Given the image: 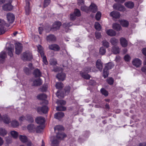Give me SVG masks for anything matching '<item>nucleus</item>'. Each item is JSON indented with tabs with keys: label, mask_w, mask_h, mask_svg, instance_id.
<instances>
[{
	"label": "nucleus",
	"mask_w": 146,
	"mask_h": 146,
	"mask_svg": "<svg viewBox=\"0 0 146 146\" xmlns=\"http://www.w3.org/2000/svg\"><path fill=\"white\" fill-rule=\"evenodd\" d=\"M72 25V24L71 23H64L63 25V26L65 28V31L66 32H67L68 31L66 30V29L70 27V26Z\"/></svg>",
	"instance_id": "obj_40"
},
{
	"label": "nucleus",
	"mask_w": 146,
	"mask_h": 146,
	"mask_svg": "<svg viewBox=\"0 0 146 146\" xmlns=\"http://www.w3.org/2000/svg\"><path fill=\"white\" fill-rule=\"evenodd\" d=\"M6 17L9 23H12L13 22L15 19V16L13 13H9L7 14Z\"/></svg>",
	"instance_id": "obj_7"
},
{
	"label": "nucleus",
	"mask_w": 146,
	"mask_h": 146,
	"mask_svg": "<svg viewBox=\"0 0 146 146\" xmlns=\"http://www.w3.org/2000/svg\"><path fill=\"white\" fill-rule=\"evenodd\" d=\"M11 125L13 127H16L19 126V123L17 121L14 120L11 122Z\"/></svg>",
	"instance_id": "obj_36"
},
{
	"label": "nucleus",
	"mask_w": 146,
	"mask_h": 146,
	"mask_svg": "<svg viewBox=\"0 0 146 146\" xmlns=\"http://www.w3.org/2000/svg\"><path fill=\"white\" fill-rule=\"evenodd\" d=\"M5 29L4 27H0V35L4 34L5 32Z\"/></svg>",
	"instance_id": "obj_58"
},
{
	"label": "nucleus",
	"mask_w": 146,
	"mask_h": 146,
	"mask_svg": "<svg viewBox=\"0 0 146 146\" xmlns=\"http://www.w3.org/2000/svg\"><path fill=\"white\" fill-rule=\"evenodd\" d=\"M120 42L123 47H125L127 45V42L125 38L121 37L120 39Z\"/></svg>",
	"instance_id": "obj_21"
},
{
	"label": "nucleus",
	"mask_w": 146,
	"mask_h": 146,
	"mask_svg": "<svg viewBox=\"0 0 146 146\" xmlns=\"http://www.w3.org/2000/svg\"><path fill=\"white\" fill-rule=\"evenodd\" d=\"M42 80L39 78L35 79L33 81V85L36 86H39L42 85Z\"/></svg>",
	"instance_id": "obj_12"
},
{
	"label": "nucleus",
	"mask_w": 146,
	"mask_h": 146,
	"mask_svg": "<svg viewBox=\"0 0 146 146\" xmlns=\"http://www.w3.org/2000/svg\"><path fill=\"white\" fill-rule=\"evenodd\" d=\"M45 121L44 118L42 116L38 117L35 119V121L36 123L39 124H44Z\"/></svg>",
	"instance_id": "obj_11"
},
{
	"label": "nucleus",
	"mask_w": 146,
	"mask_h": 146,
	"mask_svg": "<svg viewBox=\"0 0 146 146\" xmlns=\"http://www.w3.org/2000/svg\"><path fill=\"white\" fill-rule=\"evenodd\" d=\"M107 82L110 85H112L113 83V79L112 78H110L107 79Z\"/></svg>",
	"instance_id": "obj_56"
},
{
	"label": "nucleus",
	"mask_w": 146,
	"mask_h": 146,
	"mask_svg": "<svg viewBox=\"0 0 146 146\" xmlns=\"http://www.w3.org/2000/svg\"><path fill=\"white\" fill-rule=\"evenodd\" d=\"M113 28L117 31H120L121 29V27L120 25L117 23H115L113 24Z\"/></svg>",
	"instance_id": "obj_30"
},
{
	"label": "nucleus",
	"mask_w": 146,
	"mask_h": 146,
	"mask_svg": "<svg viewBox=\"0 0 146 146\" xmlns=\"http://www.w3.org/2000/svg\"><path fill=\"white\" fill-rule=\"evenodd\" d=\"M77 17L74 13H72L70 14V19L71 20H75Z\"/></svg>",
	"instance_id": "obj_55"
},
{
	"label": "nucleus",
	"mask_w": 146,
	"mask_h": 146,
	"mask_svg": "<svg viewBox=\"0 0 146 146\" xmlns=\"http://www.w3.org/2000/svg\"><path fill=\"white\" fill-rule=\"evenodd\" d=\"M19 138L21 141L23 143L26 142L27 141V137L25 135H20Z\"/></svg>",
	"instance_id": "obj_38"
},
{
	"label": "nucleus",
	"mask_w": 146,
	"mask_h": 146,
	"mask_svg": "<svg viewBox=\"0 0 146 146\" xmlns=\"http://www.w3.org/2000/svg\"><path fill=\"white\" fill-rule=\"evenodd\" d=\"M133 65L137 67L139 66L141 64V60L138 58H135L132 61Z\"/></svg>",
	"instance_id": "obj_14"
},
{
	"label": "nucleus",
	"mask_w": 146,
	"mask_h": 146,
	"mask_svg": "<svg viewBox=\"0 0 146 146\" xmlns=\"http://www.w3.org/2000/svg\"><path fill=\"white\" fill-rule=\"evenodd\" d=\"M100 92L103 95H104L106 96L108 95V92L104 88L101 89Z\"/></svg>",
	"instance_id": "obj_43"
},
{
	"label": "nucleus",
	"mask_w": 146,
	"mask_h": 146,
	"mask_svg": "<svg viewBox=\"0 0 146 146\" xmlns=\"http://www.w3.org/2000/svg\"><path fill=\"white\" fill-rule=\"evenodd\" d=\"M15 52L16 54H19L22 50V45L19 43H17L15 44Z\"/></svg>",
	"instance_id": "obj_5"
},
{
	"label": "nucleus",
	"mask_w": 146,
	"mask_h": 146,
	"mask_svg": "<svg viewBox=\"0 0 146 146\" xmlns=\"http://www.w3.org/2000/svg\"><path fill=\"white\" fill-rule=\"evenodd\" d=\"M95 29L97 30L100 31L101 28L100 24L98 22H96L95 24Z\"/></svg>",
	"instance_id": "obj_48"
},
{
	"label": "nucleus",
	"mask_w": 146,
	"mask_h": 146,
	"mask_svg": "<svg viewBox=\"0 0 146 146\" xmlns=\"http://www.w3.org/2000/svg\"><path fill=\"white\" fill-rule=\"evenodd\" d=\"M41 56L43 62L46 65L48 64V63L46 56L44 55V54H43L42 55H41Z\"/></svg>",
	"instance_id": "obj_53"
},
{
	"label": "nucleus",
	"mask_w": 146,
	"mask_h": 146,
	"mask_svg": "<svg viewBox=\"0 0 146 146\" xmlns=\"http://www.w3.org/2000/svg\"><path fill=\"white\" fill-rule=\"evenodd\" d=\"M24 70L25 73L27 74H29L30 73L29 69L27 67L25 68Z\"/></svg>",
	"instance_id": "obj_62"
},
{
	"label": "nucleus",
	"mask_w": 146,
	"mask_h": 146,
	"mask_svg": "<svg viewBox=\"0 0 146 146\" xmlns=\"http://www.w3.org/2000/svg\"><path fill=\"white\" fill-rule=\"evenodd\" d=\"M30 2L27 0H26V5L25 7V11L27 15H29L31 12V10L29 7Z\"/></svg>",
	"instance_id": "obj_13"
},
{
	"label": "nucleus",
	"mask_w": 146,
	"mask_h": 146,
	"mask_svg": "<svg viewBox=\"0 0 146 146\" xmlns=\"http://www.w3.org/2000/svg\"><path fill=\"white\" fill-rule=\"evenodd\" d=\"M64 115V113L60 112L56 113L54 115V117L56 119H59L62 118Z\"/></svg>",
	"instance_id": "obj_22"
},
{
	"label": "nucleus",
	"mask_w": 146,
	"mask_h": 146,
	"mask_svg": "<svg viewBox=\"0 0 146 146\" xmlns=\"http://www.w3.org/2000/svg\"><path fill=\"white\" fill-rule=\"evenodd\" d=\"M61 25V23L60 22H55L52 25L51 29L56 30L59 29L60 26Z\"/></svg>",
	"instance_id": "obj_16"
},
{
	"label": "nucleus",
	"mask_w": 146,
	"mask_h": 146,
	"mask_svg": "<svg viewBox=\"0 0 146 146\" xmlns=\"http://www.w3.org/2000/svg\"><path fill=\"white\" fill-rule=\"evenodd\" d=\"M48 48L51 50L56 51H59L60 49V47L59 46L56 44H53L49 45Z\"/></svg>",
	"instance_id": "obj_9"
},
{
	"label": "nucleus",
	"mask_w": 146,
	"mask_h": 146,
	"mask_svg": "<svg viewBox=\"0 0 146 146\" xmlns=\"http://www.w3.org/2000/svg\"><path fill=\"white\" fill-rule=\"evenodd\" d=\"M37 47L38 52L40 54V55H42L43 54H44L43 48L40 45H38Z\"/></svg>",
	"instance_id": "obj_37"
},
{
	"label": "nucleus",
	"mask_w": 146,
	"mask_h": 146,
	"mask_svg": "<svg viewBox=\"0 0 146 146\" xmlns=\"http://www.w3.org/2000/svg\"><path fill=\"white\" fill-rule=\"evenodd\" d=\"M114 66V64L111 62H109L106 64L105 68L107 69V70L111 69Z\"/></svg>",
	"instance_id": "obj_34"
},
{
	"label": "nucleus",
	"mask_w": 146,
	"mask_h": 146,
	"mask_svg": "<svg viewBox=\"0 0 146 146\" xmlns=\"http://www.w3.org/2000/svg\"><path fill=\"white\" fill-rule=\"evenodd\" d=\"M8 50V54L11 57L13 56V52L14 51V46L13 45H12L10 46V47H8L7 48Z\"/></svg>",
	"instance_id": "obj_18"
},
{
	"label": "nucleus",
	"mask_w": 146,
	"mask_h": 146,
	"mask_svg": "<svg viewBox=\"0 0 146 146\" xmlns=\"http://www.w3.org/2000/svg\"><path fill=\"white\" fill-rule=\"evenodd\" d=\"M70 87L69 86L66 87L64 89L65 92L66 93L68 94L70 91Z\"/></svg>",
	"instance_id": "obj_60"
},
{
	"label": "nucleus",
	"mask_w": 146,
	"mask_h": 146,
	"mask_svg": "<svg viewBox=\"0 0 146 146\" xmlns=\"http://www.w3.org/2000/svg\"><path fill=\"white\" fill-rule=\"evenodd\" d=\"M90 11L93 13H96L97 11V7L94 3H92L89 7V11Z\"/></svg>",
	"instance_id": "obj_10"
},
{
	"label": "nucleus",
	"mask_w": 146,
	"mask_h": 146,
	"mask_svg": "<svg viewBox=\"0 0 146 146\" xmlns=\"http://www.w3.org/2000/svg\"><path fill=\"white\" fill-rule=\"evenodd\" d=\"M84 71L86 73H88L91 71L95 72H96L97 70L96 69L95 67H94L92 69H91V68L89 67H86L84 68Z\"/></svg>",
	"instance_id": "obj_28"
},
{
	"label": "nucleus",
	"mask_w": 146,
	"mask_h": 146,
	"mask_svg": "<svg viewBox=\"0 0 146 146\" xmlns=\"http://www.w3.org/2000/svg\"><path fill=\"white\" fill-rule=\"evenodd\" d=\"M54 129L55 132L57 131L59 132L57 133L56 137L52 141V146H58L60 141L66 137V135L64 133L60 132V131L64 129L61 125H57L54 127Z\"/></svg>",
	"instance_id": "obj_1"
},
{
	"label": "nucleus",
	"mask_w": 146,
	"mask_h": 146,
	"mask_svg": "<svg viewBox=\"0 0 146 146\" xmlns=\"http://www.w3.org/2000/svg\"><path fill=\"white\" fill-rule=\"evenodd\" d=\"M56 77L59 80L63 81L65 78V73L61 72L57 74Z\"/></svg>",
	"instance_id": "obj_20"
},
{
	"label": "nucleus",
	"mask_w": 146,
	"mask_h": 146,
	"mask_svg": "<svg viewBox=\"0 0 146 146\" xmlns=\"http://www.w3.org/2000/svg\"><path fill=\"white\" fill-rule=\"evenodd\" d=\"M9 3L3 6V9L5 11H11L13 8V6L11 5L12 0H8Z\"/></svg>",
	"instance_id": "obj_4"
},
{
	"label": "nucleus",
	"mask_w": 146,
	"mask_h": 146,
	"mask_svg": "<svg viewBox=\"0 0 146 146\" xmlns=\"http://www.w3.org/2000/svg\"><path fill=\"white\" fill-rule=\"evenodd\" d=\"M57 104H60L61 105H64L66 104V102L64 100H60L58 101L57 102Z\"/></svg>",
	"instance_id": "obj_59"
},
{
	"label": "nucleus",
	"mask_w": 146,
	"mask_h": 146,
	"mask_svg": "<svg viewBox=\"0 0 146 146\" xmlns=\"http://www.w3.org/2000/svg\"><path fill=\"white\" fill-rule=\"evenodd\" d=\"M110 15L113 18H118L120 16V13L118 12L113 11L110 13Z\"/></svg>",
	"instance_id": "obj_17"
},
{
	"label": "nucleus",
	"mask_w": 146,
	"mask_h": 146,
	"mask_svg": "<svg viewBox=\"0 0 146 146\" xmlns=\"http://www.w3.org/2000/svg\"><path fill=\"white\" fill-rule=\"evenodd\" d=\"M113 7L114 9L119 11L123 12L125 10L124 6L121 4H115L113 5Z\"/></svg>",
	"instance_id": "obj_8"
},
{
	"label": "nucleus",
	"mask_w": 146,
	"mask_h": 146,
	"mask_svg": "<svg viewBox=\"0 0 146 146\" xmlns=\"http://www.w3.org/2000/svg\"><path fill=\"white\" fill-rule=\"evenodd\" d=\"M120 23L121 25L123 27H127L129 25L128 22L126 20H122L120 21Z\"/></svg>",
	"instance_id": "obj_33"
},
{
	"label": "nucleus",
	"mask_w": 146,
	"mask_h": 146,
	"mask_svg": "<svg viewBox=\"0 0 146 146\" xmlns=\"http://www.w3.org/2000/svg\"><path fill=\"white\" fill-rule=\"evenodd\" d=\"M99 52L100 54L103 55L106 53V49L103 47H102L100 48Z\"/></svg>",
	"instance_id": "obj_45"
},
{
	"label": "nucleus",
	"mask_w": 146,
	"mask_h": 146,
	"mask_svg": "<svg viewBox=\"0 0 146 146\" xmlns=\"http://www.w3.org/2000/svg\"><path fill=\"white\" fill-rule=\"evenodd\" d=\"M66 110L65 107L62 106H59L56 108V110L59 111H64Z\"/></svg>",
	"instance_id": "obj_49"
},
{
	"label": "nucleus",
	"mask_w": 146,
	"mask_h": 146,
	"mask_svg": "<svg viewBox=\"0 0 146 146\" xmlns=\"http://www.w3.org/2000/svg\"><path fill=\"white\" fill-rule=\"evenodd\" d=\"M131 58L128 55H126L124 57V59L125 61H128L130 60Z\"/></svg>",
	"instance_id": "obj_61"
},
{
	"label": "nucleus",
	"mask_w": 146,
	"mask_h": 146,
	"mask_svg": "<svg viewBox=\"0 0 146 146\" xmlns=\"http://www.w3.org/2000/svg\"><path fill=\"white\" fill-rule=\"evenodd\" d=\"M25 118V119L30 122H33L34 120L33 116L31 115H27Z\"/></svg>",
	"instance_id": "obj_35"
},
{
	"label": "nucleus",
	"mask_w": 146,
	"mask_h": 146,
	"mask_svg": "<svg viewBox=\"0 0 146 146\" xmlns=\"http://www.w3.org/2000/svg\"><path fill=\"white\" fill-rule=\"evenodd\" d=\"M96 66L97 68L100 70L101 71L103 68L102 63L101 60L99 59L96 62Z\"/></svg>",
	"instance_id": "obj_19"
},
{
	"label": "nucleus",
	"mask_w": 146,
	"mask_h": 146,
	"mask_svg": "<svg viewBox=\"0 0 146 146\" xmlns=\"http://www.w3.org/2000/svg\"><path fill=\"white\" fill-rule=\"evenodd\" d=\"M74 13L77 17H79L81 15V13L80 11L77 9H75L74 10Z\"/></svg>",
	"instance_id": "obj_51"
},
{
	"label": "nucleus",
	"mask_w": 146,
	"mask_h": 146,
	"mask_svg": "<svg viewBox=\"0 0 146 146\" xmlns=\"http://www.w3.org/2000/svg\"><path fill=\"white\" fill-rule=\"evenodd\" d=\"M50 0H44L43 4L44 7H47L50 4Z\"/></svg>",
	"instance_id": "obj_52"
},
{
	"label": "nucleus",
	"mask_w": 146,
	"mask_h": 146,
	"mask_svg": "<svg viewBox=\"0 0 146 146\" xmlns=\"http://www.w3.org/2000/svg\"><path fill=\"white\" fill-rule=\"evenodd\" d=\"M11 134L12 136L14 138H16L18 137V133L16 131H12L11 132Z\"/></svg>",
	"instance_id": "obj_47"
},
{
	"label": "nucleus",
	"mask_w": 146,
	"mask_h": 146,
	"mask_svg": "<svg viewBox=\"0 0 146 146\" xmlns=\"http://www.w3.org/2000/svg\"><path fill=\"white\" fill-rule=\"evenodd\" d=\"M6 56V53L5 51H2L0 53V63H3Z\"/></svg>",
	"instance_id": "obj_24"
},
{
	"label": "nucleus",
	"mask_w": 146,
	"mask_h": 146,
	"mask_svg": "<svg viewBox=\"0 0 146 146\" xmlns=\"http://www.w3.org/2000/svg\"><path fill=\"white\" fill-rule=\"evenodd\" d=\"M37 111L39 113H47L48 111V108L46 106H44L42 107H39L37 108Z\"/></svg>",
	"instance_id": "obj_6"
},
{
	"label": "nucleus",
	"mask_w": 146,
	"mask_h": 146,
	"mask_svg": "<svg viewBox=\"0 0 146 146\" xmlns=\"http://www.w3.org/2000/svg\"><path fill=\"white\" fill-rule=\"evenodd\" d=\"M7 134V131L6 130L2 128H0V135L4 136Z\"/></svg>",
	"instance_id": "obj_46"
},
{
	"label": "nucleus",
	"mask_w": 146,
	"mask_h": 146,
	"mask_svg": "<svg viewBox=\"0 0 146 146\" xmlns=\"http://www.w3.org/2000/svg\"><path fill=\"white\" fill-rule=\"evenodd\" d=\"M81 9L83 11L87 12L89 11V7H87L85 5H83L81 6Z\"/></svg>",
	"instance_id": "obj_54"
},
{
	"label": "nucleus",
	"mask_w": 146,
	"mask_h": 146,
	"mask_svg": "<svg viewBox=\"0 0 146 146\" xmlns=\"http://www.w3.org/2000/svg\"><path fill=\"white\" fill-rule=\"evenodd\" d=\"M110 42L113 45L116 46L118 43L119 41L115 38L113 37L111 38Z\"/></svg>",
	"instance_id": "obj_27"
},
{
	"label": "nucleus",
	"mask_w": 146,
	"mask_h": 146,
	"mask_svg": "<svg viewBox=\"0 0 146 146\" xmlns=\"http://www.w3.org/2000/svg\"><path fill=\"white\" fill-rule=\"evenodd\" d=\"M56 37L53 35H50L46 37V40L49 42H54L56 41Z\"/></svg>",
	"instance_id": "obj_15"
},
{
	"label": "nucleus",
	"mask_w": 146,
	"mask_h": 146,
	"mask_svg": "<svg viewBox=\"0 0 146 146\" xmlns=\"http://www.w3.org/2000/svg\"><path fill=\"white\" fill-rule=\"evenodd\" d=\"M55 86L58 89H61L63 87V84L62 82H57Z\"/></svg>",
	"instance_id": "obj_44"
},
{
	"label": "nucleus",
	"mask_w": 146,
	"mask_h": 146,
	"mask_svg": "<svg viewBox=\"0 0 146 146\" xmlns=\"http://www.w3.org/2000/svg\"><path fill=\"white\" fill-rule=\"evenodd\" d=\"M7 24L6 23L4 20L0 19V26L1 27H4L7 26Z\"/></svg>",
	"instance_id": "obj_50"
},
{
	"label": "nucleus",
	"mask_w": 146,
	"mask_h": 146,
	"mask_svg": "<svg viewBox=\"0 0 146 146\" xmlns=\"http://www.w3.org/2000/svg\"><path fill=\"white\" fill-rule=\"evenodd\" d=\"M21 58L23 61H30L33 58L32 54L29 51L24 52L21 55Z\"/></svg>",
	"instance_id": "obj_3"
},
{
	"label": "nucleus",
	"mask_w": 146,
	"mask_h": 146,
	"mask_svg": "<svg viewBox=\"0 0 146 146\" xmlns=\"http://www.w3.org/2000/svg\"><path fill=\"white\" fill-rule=\"evenodd\" d=\"M125 5L129 9H132L134 6V3L131 1H127L124 3Z\"/></svg>",
	"instance_id": "obj_23"
},
{
	"label": "nucleus",
	"mask_w": 146,
	"mask_h": 146,
	"mask_svg": "<svg viewBox=\"0 0 146 146\" xmlns=\"http://www.w3.org/2000/svg\"><path fill=\"white\" fill-rule=\"evenodd\" d=\"M33 74L36 77H40L41 75V72L38 69H36L34 70Z\"/></svg>",
	"instance_id": "obj_31"
},
{
	"label": "nucleus",
	"mask_w": 146,
	"mask_h": 146,
	"mask_svg": "<svg viewBox=\"0 0 146 146\" xmlns=\"http://www.w3.org/2000/svg\"><path fill=\"white\" fill-rule=\"evenodd\" d=\"M80 74L82 77L86 79L89 80L90 77L89 74L83 71L80 72Z\"/></svg>",
	"instance_id": "obj_25"
},
{
	"label": "nucleus",
	"mask_w": 146,
	"mask_h": 146,
	"mask_svg": "<svg viewBox=\"0 0 146 146\" xmlns=\"http://www.w3.org/2000/svg\"><path fill=\"white\" fill-rule=\"evenodd\" d=\"M102 45L104 47L108 48L110 46L109 43L106 40H104L102 42Z\"/></svg>",
	"instance_id": "obj_42"
},
{
	"label": "nucleus",
	"mask_w": 146,
	"mask_h": 146,
	"mask_svg": "<svg viewBox=\"0 0 146 146\" xmlns=\"http://www.w3.org/2000/svg\"><path fill=\"white\" fill-rule=\"evenodd\" d=\"M111 51L114 54H117L119 53V49L117 46H113L112 48Z\"/></svg>",
	"instance_id": "obj_32"
},
{
	"label": "nucleus",
	"mask_w": 146,
	"mask_h": 146,
	"mask_svg": "<svg viewBox=\"0 0 146 146\" xmlns=\"http://www.w3.org/2000/svg\"><path fill=\"white\" fill-rule=\"evenodd\" d=\"M141 70L146 74V66L142 67L141 68Z\"/></svg>",
	"instance_id": "obj_64"
},
{
	"label": "nucleus",
	"mask_w": 146,
	"mask_h": 146,
	"mask_svg": "<svg viewBox=\"0 0 146 146\" xmlns=\"http://www.w3.org/2000/svg\"><path fill=\"white\" fill-rule=\"evenodd\" d=\"M95 35L97 39L100 38L101 36L100 33L97 32L95 33Z\"/></svg>",
	"instance_id": "obj_63"
},
{
	"label": "nucleus",
	"mask_w": 146,
	"mask_h": 146,
	"mask_svg": "<svg viewBox=\"0 0 146 146\" xmlns=\"http://www.w3.org/2000/svg\"><path fill=\"white\" fill-rule=\"evenodd\" d=\"M27 128L30 132H34L36 131L37 133L40 132V129H42L41 126H36L33 124L28 125Z\"/></svg>",
	"instance_id": "obj_2"
},
{
	"label": "nucleus",
	"mask_w": 146,
	"mask_h": 146,
	"mask_svg": "<svg viewBox=\"0 0 146 146\" xmlns=\"http://www.w3.org/2000/svg\"><path fill=\"white\" fill-rule=\"evenodd\" d=\"M37 98L38 99L41 100H45L47 98V96L45 94H41L37 96Z\"/></svg>",
	"instance_id": "obj_41"
},
{
	"label": "nucleus",
	"mask_w": 146,
	"mask_h": 146,
	"mask_svg": "<svg viewBox=\"0 0 146 146\" xmlns=\"http://www.w3.org/2000/svg\"><path fill=\"white\" fill-rule=\"evenodd\" d=\"M2 119L6 123H9L10 121V119L9 117L7 115H3L2 117Z\"/></svg>",
	"instance_id": "obj_26"
},
{
	"label": "nucleus",
	"mask_w": 146,
	"mask_h": 146,
	"mask_svg": "<svg viewBox=\"0 0 146 146\" xmlns=\"http://www.w3.org/2000/svg\"><path fill=\"white\" fill-rule=\"evenodd\" d=\"M101 16V13L98 11L96 15V19L97 20H99Z\"/></svg>",
	"instance_id": "obj_57"
},
{
	"label": "nucleus",
	"mask_w": 146,
	"mask_h": 146,
	"mask_svg": "<svg viewBox=\"0 0 146 146\" xmlns=\"http://www.w3.org/2000/svg\"><path fill=\"white\" fill-rule=\"evenodd\" d=\"M106 33L108 35L110 36H114L116 35V32L113 30L111 29L107 30Z\"/></svg>",
	"instance_id": "obj_29"
},
{
	"label": "nucleus",
	"mask_w": 146,
	"mask_h": 146,
	"mask_svg": "<svg viewBox=\"0 0 146 146\" xmlns=\"http://www.w3.org/2000/svg\"><path fill=\"white\" fill-rule=\"evenodd\" d=\"M109 74L108 70L104 68L103 72V76L104 78L107 77Z\"/></svg>",
	"instance_id": "obj_39"
}]
</instances>
